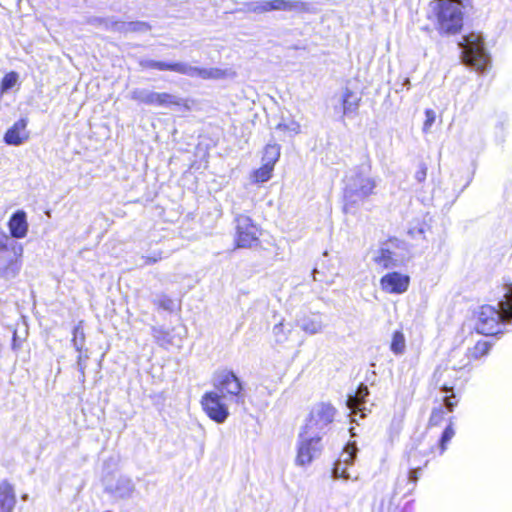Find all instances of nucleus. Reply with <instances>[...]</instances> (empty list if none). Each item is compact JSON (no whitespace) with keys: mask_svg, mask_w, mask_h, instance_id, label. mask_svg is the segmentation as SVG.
<instances>
[{"mask_svg":"<svg viewBox=\"0 0 512 512\" xmlns=\"http://www.w3.org/2000/svg\"><path fill=\"white\" fill-rule=\"evenodd\" d=\"M509 320H512V283L506 285L499 308L487 304L479 308L475 326L479 333L492 336L502 333Z\"/></svg>","mask_w":512,"mask_h":512,"instance_id":"obj_1","label":"nucleus"},{"mask_svg":"<svg viewBox=\"0 0 512 512\" xmlns=\"http://www.w3.org/2000/svg\"><path fill=\"white\" fill-rule=\"evenodd\" d=\"M429 19L441 34H456L463 26L461 0H434L430 3Z\"/></svg>","mask_w":512,"mask_h":512,"instance_id":"obj_2","label":"nucleus"},{"mask_svg":"<svg viewBox=\"0 0 512 512\" xmlns=\"http://www.w3.org/2000/svg\"><path fill=\"white\" fill-rule=\"evenodd\" d=\"M375 182L363 173L352 175L343 193V211L352 213L357 206L365 201L374 191Z\"/></svg>","mask_w":512,"mask_h":512,"instance_id":"obj_3","label":"nucleus"},{"mask_svg":"<svg viewBox=\"0 0 512 512\" xmlns=\"http://www.w3.org/2000/svg\"><path fill=\"white\" fill-rule=\"evenodd\" d=\"M461 48L462 62L475 69L483 72L489 64V55L484 46V39L479 33H470L463 37V41L459 42Z\"/></svg>","mask_w":512,"mask_h":512,"instance_id":"obj_4","label":"nucleus"},{"mask_svg":"<svg viewBox=\"0 0 512 512\" xmlns=\"http://www.w3.org/2000/svg\"><path fill=\"white\" fill-rule=\"evenodd\" d=\"M261 228L246 215L236 217L234 247L237 249H251L260 245Z\"/></svg>","mask_w":512,"mask_h":512,"instance_id":"obj_5","label":"nucleus"},{"mask_svg":"<svg viewBox=\"0 0 512 512\" xmlns=\"http://www.w3.org/2000/svg\"><path fill=\"white\" fill-rule=\"evenodd\" d=\"M336 414L335 408L330 404H321L312 410L302 428L306 434H325L333 423Z\"/></svg>","mask_w":512,"mask_h":512,"instance_id":"obj_6","label":"nucleus"},{"mask_svg":"<svg viewBox=\"0 0 512 512\" xmlns=\"http://www.w3.org/2000/svg\"><path fill=\"white\" fill-rule=\"evenodd\" d=\"M322 437L319 435L300 433L295 463L298 466H307L316 460L323 450Z\"/></svg>","mask_w":512,"mask_h":512,"instance_id":"obj_7","label":"nucleus"},{"mask_svg":"<svg viewBox=\"0 0 512 512\" xmlns=\"http://www.w3.org/2000/svg\"><path fill=\"white\" fill-rule=\"evenodd\" d=\"M201 406L206 415L216 423H223L229 416L223 397L216 391H208L201 398Z\"/></svg>","mask_w":512,"mask_h":512,"instance_id":"obj_8","label":"nucleus"},{"mask_svg":"<svg viewBox=\"0 0 512 512\" xmlns=\"http://www.w3.org/2000/svg\"><path fill=\"white\" fill-rule=\"evenodd\" d=\"M214 386L223 398H242V383L232 371L224 370L218 373Z\"/></svg>","mask_w":512,"mask_h":512,"instance_id":"obj_9","label":"nucleus"},{"mask_svg":"<svg viewBox=\"0 0 512 512\" xmlns=\"http://www.w3.org/2000/svg\"><path fill=\"white\" fill-rule=\"evenodd\" d=\"M192 78L203 80L221 79L226 76V72L219 68H202L193 66L187 62H175V71Z\"/></svg>","mask_w":512,"mask_h":512,"instance_id":"obj_10","label":"nucleus"},{"mask_svg":"<svg viewBox=\"0 0 512 512\" xmlns=\"http://www.w3.org/2000/svg\"><path fill=\"white\" fill-rule=\"evenodd\" d=\"M382 245L383 246L380 247L377 256H375L373 260L383 269H387L396 264L394 253L390 248L407 250V245L396 237H388Z\"/></svg>","mask_w":512,"mask_h":512,"instance_id":"obj_11","label":"nucleus"},{"mask_svg":"<svg viewBox=\"0 0 512 512\" xmlns=\"http://www.w3.org/2000/svg\"><path fill=\"white\" fill-rule=\"evenodd\" d=\"M409 285L410 277L396 271L388 272L380 278L382 291L389 294H402L408 290Z\"/></svg>","mask_w":512,"mask_h":512,"instance_id":"obj_12","label":"nucleus"},{"mask_svg":"<svg viewBox=\"0 0 512 512\" xmlns=\"http://www.w3.org/2000/svg\"><path fill=\"white\" fill-rule=\"evenodd\" d=\"M99 21L103 23L107 30L124 34L130 32L146 33L151 29L150 25L143 21L123 22L112 18L99 19Z\"/></svg>","mask_w":512,"mask_h":512,"instance_id":"obj_13","label":"nucleus"},{"mask_svg":"<svg viewBox=\"0 0 512 512\" xmlns=\"http://www.w3.org/2000/svg\"><path fill=\"white\" fill-rule=\"evenodd\" d=\"M369 395V390L366 385L361 383L354 395H349L347 398V406L351 411L352 415L359 414L361 418L365 417L364 405L366 403V397Z\"/></svg>","mask_w":512,"mask_h":512,"instance_id":"obj_14","label":"nucleus"},{"mask_svg":"<svg viewBox=\"0 0 512 512\" xmlns=\"http://www.w3.org/2000/svg\"><path fill=\"white\" fill-rule=\"evenodd\" d=\"M8 228L13 238H24L28 232L26 213L23 210H18L12 214L8 221Z\"/></svg>","mask_w":512,"mask_h":512,"instance_id":"obj_15","label":"nucleus"},{"mask_svg":"<svg viewBox=\"0 0 512 512\" xmlns=\"http://www.w3.org/2000/svg\"><path fill=\"white\" fill-rule=\"evenodd\" d=\"M419 456H421V453L416 449H411L406 454V465L409 470L408 479L413 485L417 482L420 471L428 464V460L417 461Z\"/></svg>","mask_w":512,"mask_h":512,"instance_id":"obj_16","label":"nucleus"},{"mask_svg":"<svg viewBox=\"0 0 512 512\" xmlns=\"http://www.w3.org/2000/svg\"><path fill=\"white\" fill-rule=\"evenodd\" d=\"M27 120L20 119L16 121L11 128L7 130L4 140L9 145H19L28 138L26 131Z\"/></svg>","mask_w":512,"mask_h":512,"instance_id":"obj_17","label":"nucleus"},{"mask_svg":"<svg viewBox=\"0 0 512 512\" xmlns=\"http://www.w3.org/2000/svg\"><path fill=\"white\" fill-rule=\"evenodd\" d=\"M409 507L410 501L394 492L390 497L381 501L380 512H407Z\"/></svg>","mask_w":512,"mask_h":512,"instance_id":"obj_18","label":"nucleus"},{"mask_svg":"<svg viewBox=\"0 0 512 512\" xmlns=\"http://www.w3.org/2000/svg\"><path fill=\"white\" fill-rule=\"evenodd\" d=\"M16 502L14 489L4 481L0 484V512H12Z\"/></svg>","mask_w":512,"mask_h":512,"instance_id":"obj_19","label":"nucleus"},{"mask_svg":"<svg viewBox=\"0 0 512 512\" xmlns=\"http://www.w3.org/2000/svg\"><path fill=\"white\" fill-rule=\"evenodd\" d=\"M491 347V342L484 339L478 340L472 347H469L466 351L465 355L466 358L468 359V364L487 356Z\"/></svg>","mask_w":512,"mask_h":512,"instance_id":"obj_20","label":"nucleus"},{"mask_svg":"<svg viewBox=\"0 0 512 512\" xmlns=\"http://www.w3.org/2000/svg\"><path fill=\"white\" fill-rule=\"evenodd\" d=\"M182 104V100L176 95L169 94L166 92L158 93L151 92L150 102L148 105L157 106V107H168L171 105L180 106Z\"/></svg>","mask_w":512,"mask_h":512,"instance_id":"obj_21","label":"nucleus"},{"mask_svg":"<svg viewBox=\"0 0 512 512\" xmlns=\"http://www.w3.org/2000/svg\"><path fill=\"white\" fill-rule=\"evenodd\" d=\"M270 11H302L304 3L290 0H270Z\"/></svg>","mask_w":512,"mask_h":512,"instance_id":"obj_22","label":"nucleus"},{"mask_svg":"<svg viewBox=\"0 0 512 512\" xmlns=\"http://www.w3.org/2000/svg\"><path fill=\"white\" fill-rule=\"evenodd\" d=\"M20 255H14L7 263L0 268V277L4 279L14 278L20 271Z\"/></svg>","mask_w":512,"mask_h":512,"instance_id":"obj_23","label":"nucleus"},{"mask_svg":"<svg viewBox=\"0 0 512 512\" xmlns=\"http://www.w3.org/2000/svg\"><path fill=\"white\" fill-rule=\"evenodd\" d=\"M274 169V162H265L261 167L251 173V179L254 183H263L268 181Z\"/></svg>","mask_w":512,"mask_h":512,"instance_id":"obj_24","label":"nucleus"},{"mask_svg":"<svg viewBox=\"0 0 512 512\" xmlns=\"http://www.w3.org/2000/svg\"><path fill=\"white\" fill-rule=\"evenodd\" d=\"M359 101V97H357L351 90L346 89L342 96L343 113L345 115L354 113L358 109Z\"/></svg>","mask_w":512,"mask_h":512,"instance_id":"obj_25","label":"nucleus"},{"mask_svg":"<svg viewBox=\"0 0 512 512\" xmlns=\"http://www.w3.org/2000/svg\"><path fill=\"white\" fill-rule=\"evenodd\" d=\"M406 340L402 330H396L392 334L390 350L395 355H401L405 352Z\"/></svg>","mask_w":512,"mask_h":512,"instance_id":"obj_26","label":"nucleus"},{"mask_svg":"<svg viewBox=\"0 0 512 512\" xmlns=\"http://www.w3.org/2000/svg\"><path fill=\"white\" fill-rule=\"evenodd\" d=\"M442 392L445 393L443 398V402L448 409L449 412H452L453 409L458 405V399L454 393V383L448 385L447 383L442 384L441 388Z\"/></svg>","mask_w":512,"mask_h":512,"instance_id":"obj_27","label":"nucleus"},{"mask_svg":"<svg viewBox=\"0 0 512 512\" xmlns=\"http://www.w3.org/2000/svg\"><path fill=\"white\" fill-rule=\"evenodd\" d=\"M83 321H79L78 324L74 327L72 333L71 342L74 345L75 349L80 353L83 350V346L85 344L86 335L83 328Z\"/></svg>","mask_w":512,"mask_h":512,"instance_id":"obj_28","label":"nucleus"},{"mask_svg":"<svg viewBox=\"0 0 512 512\" xmlns=\"http://www.w3.org/2000/svg\"><path fill=\"white\" fill-rule=\"evenodd\" d=\"M454 435H455V431L453 429L452 424L450 423L449 425L446 426V428L444 429V431L439 439L438 454L441 455L446 451L447 444L454 437Z\"/></svg>","mask_w":512,"mask_h":512,"instance_id":"obj_29","label":"nucleus"},{"mask_svg":"<svg viewBox=\"0 0 512 512\" xmlns=\"http://www.w3.org/2000/svg\"><path fill=\"white\" fill-rule=\"evenodd\" d=\"M270 0H261L245 4L246 10L252 13H266L270 12Z\"/></svg>","mask_w":512,"mask_h":512,"instance_id":"obj_30","label":"nucleus"},{"mask_svg":"<svg viewBox=\"0 0 512 512\" xmlns=\"http://www.w3.org/2000/svg\"><path fill=\"white\" fill-rule=\"evenodd\" d=\"M151 90L145 88H136L130 92V98L138 103L148 105L150 102Z\"/></svg>","mask_w":512,"mask_h":512,"instance_id":"obj_31","label":"nucleus"},{"mask_svg":"<svg viewBox=\"0 0 512 512\" xmlns=\"http://www.w3.org/2000/svg\"><path fill=\"white\" fill-rule=\"evenodd\" d=\"M280 146L277 143H268L264 148L262 160H279Z\"/></svg>","mask_w":512,"mask_h":512,"instance_id":"obj_32","label":"nucleus"},{"mask_svg":"<svg viewBox=\"0 0 512 512\" xmlns=\"http://www.w3.org/2000/svg\"><path fill=\"white\" fill-rule=\"evenodd\" d=\"M301 329L308 334H316L321 331L322 323L319 319H306L302 323Z\"/></svg>","mask_w":512,"mask_h":512,"instance_id":"obj_33","label":"nucleus"},{"mask_svg":"<svg viewBox=\"0 0 512 512\" xmlns=\"http://www.w3.org/2000/svg\"><path fill=\"white\" fill-rule=\"evenodd\" d=\"M444 411L441 407L434 408L428 420V426L434 427L440 425L444 420Z\"/></svg>","mask_w":512,"mask_h":512,"instance_id":"obj_34","label":"nucleus"},{"mask_svg":"<svg viewBox=\"0 0 512 512\" xmlns=\"http://www.w3.org/2000/svg\"><path fill=\"white\" fill-rule=\"evenodd\" d=\"M277 130L287 131L290 135L300 133L301 126L298 122L291 120L288 123H279L276 127Z\"/></svg>","mask_w":512,"mask_h":512,"instance_id":"obj_35","label":"nucleus"},{"mask_svg":"<svg viewBox=\"0 0 512 512\" xmlns=\"http://www.w3.org/2000/svg\"><path fill=\"white\" fill-rule=\"evenodd\" d=\"M18 75L15 72L6 74L1 81V89L7 91L11 89L17 82Z\"/></svg>","mask_w":512,"mask_h":512,"instance_id":"obj_36","label":"nucleus"},{"mask_svg":"<svg viewBox=\"0 0 512 512\" xmlns=\"http://www.w3.org/2000/svg\"><path fill=\"white\" fill-rule=\"evenodd\" d=\"M436 120V113L432 109H426L425 110V121L423 124V132L429 133L431 130V127L433 126L434 122Z\"/></svg>","mask_w":512,"mask_h":512,"instance_id":"obj_37","label":"nucleus"},{"mask_svg":"<svg viewBox=\"0 0 512 512\" xmlns=\"http://www.w3.org/2000/svg\"><path fill=\"white\" fill-rule=\"evenodd\" d=\"M156 305L158 308H162L164 310H171L173 300L170 297L163 295L160 299L156 301Z\"/></svg>","mask_w":512,"mask_h":512,"instance_id":"obj_38","label":"nucleus"},{"mask_svg":"<svg viewBox=\"0 0 512 512\" xmlns=\"http://www.w3.org/2000/svg\"><path fill=\"white\" fill-rule=\"evenodd\" d=\"M156 69L160 71H175V62L168 63L163 61H157Z\"/></svg>","mask_w":512,"mask_h":512,"instance_id":"obj_39","label":"nucleus"},{"mask_svg":"<svg viewBox=\"0 0 512 512\" xmlns=\"http://www.w3.org/2000/svg\"><path fill=\"white\" fill-rule=\"evenodd\" d=\"M139 64L142 68L156 69L157 61L151 59H142L140 60Z\"/></svg>","mask_w":512,"mask_h":512,"instance_id":"obj_40","label":"nucleus"},{"mask_svg":"<svg viewBox=\"0 0 512 512\" xmlns=\"http://www.w3.org/2000/svg\"><path fill=\"white\" fill-rule=\"evenodd\" d=\"M87 358H88V356H87V355H82V354H80V355L78 356V365H79V367H80V371H81L82 375H84V370H85V361H86V359H87Z\"/></svg>","mask_w":512,"mask_h":512,"instance_id":"obj_41","label":"nucleus"},{"mask_svg":"<svg viewBox=\"0 0 512 512\" xmlns=\"http://www.w3.org/2000/svg\"><path fill=\"white\" fill-rule=\"evenodd\" d=\"M159 259H161V256H157V257H146L145 258V263L147 264H153V263H156Z\"/></svg>","mask_w":512,"mask_h":512,"instance_id":"obj_42","label":"nucleus"},{"mask_svg":"<svg viewBox=\"0 0 512 512\" xmlns=\"http://www.w3.org/2000/svg\"><path fill=\"white\" fill-rule=\"evenodd\" d=\"M0 250L7 252L8 248H7V246L5 244L0 243Z\"/></svg>","mask_w":512,"mask_h":512,"instance_id":"obj_43","label":"nucleus"},{"mask_svg":"<svg viewBox=\"0 0 512 512\" xmlns=\"http://www.w3.org/2000/svg\"><path fill=\"white\" fill-rule=\"evenodd\" d=\"M404 85L406 86H409L410 85V80L408 78L405 79L404 81Z\"/></svg>","mask_w":512,"mask_h":512,"instance_id":"obj_44","label":"nucleus"}]
</instances>
